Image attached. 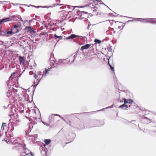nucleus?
<instances>
[{"mask_svg":"<svg viewBox=\"0 0 156 156\" xmlns=\"http://www.w3.org/2000/svg\"><path fill=\"white\" fill-rule=\"evenodd\" d=\"M54 36L56 38H59V39L57 41L58 42L60 40H62L63 39L62 37V36H58L56 34H54Z\"/></svg>","mask_w":156,"mask_h":156,"instance_id":"obj_20","label":"nucleus"},{"mask_svg":"<svg viewBox=\"0 0 156 156\" xmlns=\"http://www.w3.org/2000/svg\"><path fill=\"white\" fill-rule=\"evenodd\" d=\"M111 20L112 21H113L114 22H115V20ZM117 22H119V21H115V23H117Z\"/></svg>","mask_w":156,"mask_h":156,"instance_id":"obj_51","label":"nucleus"},{"mask_svg":"<svg viewBox=\"0 0 156 156\" xmlns=\"http://www.w3.org/2000/svg\"><path fill=\"white\" fill-rule=\"evenodd\" d=\"M6 94H8L7 95V96L8 97L9 96V95H10L9 93H8V92L6 93Z\"/></svg>","mask_w":156,"mask_h":156,"instance_id":"obj_46","label":"nucleus"},{"mask_svg":"<svg viewBox=\"0 0 156 156\" xmlns=\"http://www.w3.org/2000/svg\"><path fill=\"white\" fill-rule=\"evenodd\" d=\"M7 36L6 35V31L5 30H0V36Z\"/></svg>","mask_w":156,"mask_h":156,"instance_id":"obj_15","label":"nucleus"},{"mask_svg":"<svg viewBox=\"0 0 156 156\" xmlns=\"http://www.w3.org/2000/svg\"><path fill=\"white\" fill-rule=\"evenodd\" d=\"M51 7V6H42V8H49V7Z\"/></svg>","mask_w":156,"mask_h":156,"instance_id":"obj_38","label":"nucleus"},{"mask_svg":"<svg viewBox=\"0 0 156 156\" xmlns=\"http://www.w3.org/2000/svg\"><path fill=\"white\" fill-rule=\"evenodd\" d=\"M41 122H42V123L43 124H44L45 125H46V123H45V122H43V121H42Z\"/></svg>","mask_w":156,"mask_h":156,"instance_id":"obj_44","label":"nucleus"},{"mask_svg":"<svg viewBox=\"0 0 156 156\" xmlns=\"http://www.w3.org/2000/svg\"><path fill=\"white\" fill-rule=\"evenodd\" d=\"M124 26H125V25H123V26H122V29H123V27H124Z\"/></svg>","mask_w":156,"mask_h":156,"instance_id":"obj_57","label":"nucleus"},{"mask_svg":"<svg viewBox=\"0 0 156 156\" xmlns=\"http://www.w3.org/2000/svg\"><path fill=\"white\" fill-rule=\"evenodd\" d=\"M90 25H89V24H88V27H89L90 26Z\"/></svg>","mask_w":156,"mask_h":156,"instance_id":"obj_64","label":"nucleus"},{"mask_svg":"<svg viewBox=\"0 0 156 156\" xmlns=\"http://www.w3.org/2000/svg\"><path fill=\"white\" fill-rule=\"evenodd\" d=\"M54 115H55L56 116H59L61 118L62 117L59 115L55 114H52L51 115H50L49 116V119H50V118H51V119L54 118Z\"/></svg>","mask_w":156,"mask_h":156,"instance_id":"obj_19","label":"nucleus"},{"mask_svg":"<svg viewBox=\"0 0 156 156\" xmlns=\"http://www.w3.org/2000/svg\"><path fill=\"white\" fill-rule=\"evenodd\" d=\"M61 119L62 120H63L64 122H66V120L64 119V118H63V117H62L61 118Z\"/></svg>","mask_w":156,"mask_h":156,"instance_id":"obj_42","label":"nucleus"},{"mask_svg":"<svg viewBox=\"0 0 156 156\" xmlns=\"http://www.w3.org/2000/svg\"><path fill=\"white\" fill-rule=\"evenodd\" d=\"M118 29H120V28H121V27L120 26H119L118 27Z\"/></svg>","mask_w":156,"mask_h":156,"instance_id":"obj_49","label":"nucleus"},{"mask_svg":"<svg viewBox=\"0 0 156 156\" xmlns=\"http://www.w3.org/2000/svg\"><path fill=\"white\" fill-rule=\"evenodd\" d=\"M5 135H6V134H5ZM6 136L8 138L9 141L11 142L13 144L16 145L17 144L16 146H20L23 148L26 147V145L25 144L21 143V139L20 138H13L11 135H9V136H7V135Z\"/></svg>","mask_w":156,"mask_h":156,"instance_id":"obj_1","label":"nucleus"},{"mask_svg":"<svg viewBox=\"0 0 156 156\" xmlns=\"http://www.w3.org/2000/svg\"><path fill=\"white\" fill-rule=\"evenodd\" d=\"M85 6H76L75 7H78V8H83L85 7Z\"/></svg>","mask_w":156,"mask_h":156,"instance_id":"obj_35","label":"nucleus"},{"mask_svg":"<svg viewBox=\"0 0 156 156\" xmlns=\"http://www.w3.org/2000/svg\"><path fill=\"white\" fill-rule=\"evenodd\" d=\"M84 14L87 15L88 14V13L86 12H84V11L82 12V13H81V15H80L81 17H82V16Z\"/></svg>","mask_w":156,"mask_h":156,"instance_id":"obj_29","label":"nucleus"},{"mask_svg":"<svg viewBox=\"0 0 156 156\" xmlns=\"http://www.w3.org/2000/svg\"><path fill=\"white\" fill-rule=\"evenodd\" d=\"M7 30V31H6V35H7V36H9V35H12L13 34H14L12 30V27H10Z\"/></svg>","mask_w":156,"mask_h":156,"instance_id":"obj_9","label":"nucleus"},{"mask_svg":"<svg viewBox=\"0 0 156 156\" xmlns=\"http://www.w3.org/2000/svg\"><path fill=\"white\" fill-rule=\"evenodd\" d=\"M21 75H20L19 76H18V77H20V76H21Z\"/></svg>","mask_w":156,"mask_h":156,"instance_id":"obj_61","label":"nucleus"},{"mask_svg":"<svg viewBox=\"0 0 156 156\" xmlns=\"http://www.w3.org/2000/svg\"><path fill=\"white\" fill-rule=\"evenodd\" d=\"M128 108V105L123 104L119 107V108H121L123 110H126Z\"/></svg>","mask_w":156,"mask_h":156,"instance_id":"obj_13","label":"nucleus"},{"mask_svg":"<svg viewBox=\"0 0 156 156\" xmlns=\"http://www.w3.org/2000/svg\"><path fill=\"white\" fill-rule=\"evenodd\" d=\"M52 68V67H51L48 69L46 68L45 69V70L43 72L42 76L41 78H40L39 80H38L37 82V84L36 85H34V86H37V85L39 83V82L41 80L43 77H45L47 76V75H48L49 74V71H50L51 70V69Z\"/></svg>","mask_w":156,"mask_h":156,"instance_id":"obj_5","label":"nucleus"},{"mask_svg":"<svg viewBox=\"0 0 156 156\" xmlns=\"http://www.w3.org/2000/svg\"><path fill=\"white\" fill-rule=\"evenodd\" d=\"M20 17H19V19H20V20L22 21H23V20H22V19L21 18L20 16Z\"/></svg>","mask_w":156,"mask_h":156,"instance_id":"obj_43","label":"nucleus"},{"mask_svg":"<svg viewBox=\"0 0 156 156\" xmlns=\"http://www.w3.org/2000/svg\"><path fill=\"white\" fill-rule=\"evenodd\" d=\"M144 119H148V120L150 119H148V118H147V117H144Z\"/></svg>","mask_w":156,"mask_h":156,"instance_id":"obj_45","label":"nucleus"},{"mask_svg":"<svg viewBox=\"0 0 156 156\" xmlns=\"http://www.w3.org/2000/svg\"><path fill=\"white\" fill-rule=\"evenodd\" d=\"M70 139V142L73 141L76 137V135L74 133H72L70 134L69 135Z\"/></svg>","mask_w":156,"mask_h":156,"instance_id":"obj_10","label":"nucleus"},{"mask_svg":"<svg viewBox=\"0 0 156 156\" xmlns=\"http://www.w3.org/2000/svg\"><path fill=\"white\" fill-rule=\"evenodd\" d=\"M75 38H76L74 40V41L75 42L78 41L79 40L80 38V39H81L85 40V39L86 40L87 39V38L86 37H83L82 36L77 35L74 34H71L69 36L66 38H64V39L66 40H68L69 39H72Z\"/></svg>","mask_w":156,"mask_h":156,"instance_id":"obj_2","label":"nucleus"},{"mask_svg":"<svg viewBox=\"0 0 156 156\" xmlns=\"http://www.w3.org/2000/svg\"><path fill=\"white\" fill-rule=\"evenodd\" d=\"M57 5H61V4H57Z\"/></svg>","mask_w":156,"mask_h":156,"instance_id":"obj_54","label":"nucleus"},{"mask_svg":"<svg viewBox=\"0 0 156 156\" xmlns=\"http://www.w3.org/2000/svg\"><path fill=\"white\" fill-rule=\"evenodd\" d=\"M126 17L128 18H133V19L132 20H129L127 22H133L135 21H137L136 20H135V19H137V18H131L130 17H127V16H125Z\"/></svg>","mask_w":156,"mask_h":156,"instance_id":"obj_23","label":"nucleus"},{"mask_svg":"<svg viewBox=\"0 0 156 156\" xmlns=\"http://www.w3.org/2000/svg\"><path fill=\"white\" fill-rule=\"evenodd\" d=\"M128 103L129 104H131V103H133V101L132 100L130 99H128Z\"/></svg>","mask_w":156,"mask_h":156,"instance_id":"obj_28","label":"nucleus"},{"mask_svg":"<svg viewBox=\"0 0 156 156\" xmlns=\"http://www.w3.org/2000/svg\"><path fill=\"white\" fill-rule=\"evenodd\" d=\"M90 45H91L90 44H86L82 46L80 48V50L83 51V50L87 49L88 48Z\"/></svg>","mask_w":156,"mask_h":156,"instance_id":"obj_11","label":"nucleus"},{"mask_svg":"<svg viewBox=\"0 0 156 156\" xmlns=\"http://www.w3.org/2000/svg\"><path fill=\"white\" fill-rule=\"evenodd\" d=\"M0 3L2 4H3V3H2V1H0Z\"/></svg>","mask_w":156,"mask_h":156,"instance_id":"obj_53","label":"nucleus"},{"mask_svg":"<svg viewBox=\"0 0 156 156\" xmlns=\"http://www.w3.org/2000/svg\"><path fill=\"white\" fill-rule=\"evenodd\" d=\"M6 126V123H3L2 124V125L1 127V129L2 130H4L5 129L4 127L5 126Z\"/></svg>","mask_w":156,"mask_h":156,"instance_id":"obj_25","label":"nucleus"},{"mask_svg":"<svg viewBox=\"0 0 156 156\" xmlns=\"http://www.w3.org/2000/svg\"><path fill=\"white\" fill-rule=\"evenodd\" d=\"M25 30H27L28 32H29L32 34L35 33L36 31L31 26H27L25 28Z\"/></svg>","mask_w":156,"mask_h":156,"instance_id":"obj_8","label":"nucleus"},{"mask_svg":"<svg viewBox=\"0 0 156 156\" xmlns=\"http://www.w3.org/2000/svg\"><path fill=\"white\" fill-rule=\"evenodd\" d=\"M38 75H42V73L41 72H40V71H39V72H38V74H37Z\"/></svg>","mask_w":156,"mask_h":156,"instance_id":"obj_39","label":"nucleus"},{"mask_svg":"<svg viewBox=\"0 0 156 156\" xmlns=\"http://www.w3.org/2000/svg\"><path fill=\"white\" fill-rule=\"evenodd\" d=\"M35 8H39V6H36V7H35Z\"/></svg>","mask_w":156,"mask_h":156,"instance_id":"obj_52","label":"nucleus"},{"mask_svg":"<svg viewBox=\"0 0 156 156\" xmlns=\"http://www.w3.org/2000/svg\"><path fill=\"white\" fill-rule=\"evenodd\" d=\"M124 100V104H126L128 103V99H123Z\"/></svg>","mask_w":156,"mask_h":156,"instance_id":"obj_30","label":"nucleus"},{"mask_svg":"<svg viewBox=\"0 0 156 156\" xmlns=\"http://www.w3.org/2000/svg\"><path fill=\"white\" fill-rule=\"evenodd\" d=\"M19 15H14L12 16H10L9 17H5L2 19L3 20L4 23L8 22L9 21L11 20H17V19H19L20 17Z\"/></svg>","mask_w":156,"mask_h":156,"instance_id":"obj_4","label":"nucleus"},{"mask_svg":"<svg viewBox=\"0 0 156 156\" xmlns=\"http://www.w3.org/2000/svg\"><path fill=\"white\" fill-rule=\"evenodd\" d=\"M42 6H39V8L41 7V8H42Z\"/></svg>","mask_w":156,"mask_h":156,"instance_id":"obj_60","label":"nucleus"},{"mask_svg":"<svg viewBox=\"0 0 156 156\" xmlns=\"http://www.w3.org/2000/svg\"><path fill=\"white\" fill-rule=\"evenodd\" d=\"M63 63L67 64L68 63V62H69L68 61H66V60L64 59L63 61H61Z\"/></svg>","mask_w":156,"mask_h":156,"instance_id":"obj_31","label":"nucleus"},{"mask_svg":"<svg viewBox=\"0 0 156 156\" xmlns=\"http://www.w3.org/2000/svg\"><path fill=\"white\" fill-rule=\"evenodd\" d=\"M100 2L101 3V2H102V1L100 0V1H99V2Z\"/></svg>","mask_w":156,"mask_h":156,"instance_id":"obj_55","label":"nucleus"},{"mask_svg":"<svg viewBox=\"0 0 156 156\" xmlns=\"http://www.w3.org/2000/svg\"><path fill=\"white\" fill-rule=\"evenodd\" d=\"M156 20V18H151L150 20Z\"/></svg>","mask_w":156,"mask_h":156,"instance_id":"obj_48","label":"nucleus"},{"mask_svg":"<svg viewBox=\"0 0 156 156\" xmlns=\"http://www.w3.org/2000/svg\"><path fill=\"white\" fill-rule=\"evenodd\" d=\"M112 13H109V15H112Z\"/></svg>","mask_w":156,"mask_h":156,"instance_id":"obj_62","label":"nucleus"},{"mask_svg":"<svg viewBox=\"0 0 156 156\" xmlns=\"http://www.w3.org/2000/svg\"><path fill=\"white\" fill-rule=\"evenodd\" d=\"M94 41L97 44H100L101 42V41L98 39H95Z\"/></svg>","mask_w":156,"mask_h":156,"instance_id":"obj_27","label":"nucleus"},{"mask_svg":"<svg viewBox=\"0 0 156 156\" xmlns=\"http://www.w3.org/2000/svg\"><path fill=\"white\" fill-rule=\"evenodd\" d=\"M32 74H33V76L35 78V79H36L38 76H36V74L35 73H33V72L32 71H30L29 72V74L30 75H32Z\"/></svg>","mask_w":156,"mask_h":156,"instance_id":"obj_26","label":"nucleus"},{"mask_svg":"<svg viewBox=\"0 0 156 156\" xmlns=\"http://www.w3.org/2000/svg\"><path fill=\"white\" fill-rule=\"evenodd\" d=\"M111 56H110L109 58H108V65L109 66V65H111V64H110L109 62V59H110V58H111Z\"/></svg>","mask_w":156,"mask_h":156,"instance_id":"obj_40","label":"nucleus"},{"mask_svg":"<svg viewBox=\"0 0 156 156\" xmlns=\"http://www.w3.org/2000/svg\"><path fill=\"white\" fill-rule=\"evenodd\" d=\"M30 137H34L35 138V140H36V138H37V134H34V135H29Z\"/></svg>","mask_w":156,"mask_h":156,"instance_id":"obj_24","label":"nucleus"},{"mask_svg":"<svg viewBox=\"0 0 156 156\" xmlns=\"http://www.w3.org/2000/svg\"><path fill=\"white\" fill-rule=\"evenodd\" d=\"M111 47H110V48H107V49L108 50V51H110L111 52L112 51V48H111Z\"/></svg>","mask_w":156,"mask_h":156,"instance_id":"obj_36","label":"nucleus"},{"mask_svg":"<svg viewBox=\"0 0 156 156\" xmlns=\"http://www.w3.org/2000/svg\"><path fill=\"white\" fill-rule=\"evenodd\" d=\"M21 25L19 23L13 25L12 30L13 34H15L18 33L21 30Z\"/></svg>","mask_w":156,"mask_h":156,"instance_id":"obj_3","label":"nucleus"},{"mask_svg":"<svg viewBox=\"0 0 156 156\" xmlns=\"http://www.w3.org/2000/svg\"><path fill=\"white\" fill-rule=\"evenodd\" d=\"M12 123L9 122L8 124L9 128L10 129V131H12L14 129V128L12 126Z\"/></svg>","mask_w":156,"mask_h":156,"instance_id":"obj_17","label":"nucleus"},{"mask_svg":"<svg viewBox=\"0 0 156 156\" xmlns=\"http://www.w3.org/2000/svg\"><path fill=\"white\" fill-rule=\"evenodd\" d=\"M19 62H20V64H22V63L24 64V62L25 61V59L23 57L20 56L19 57Z\"/></svg>","mask_w":156,"mask_h":156,"instance_id":"obj_14","label":"nucleus"},{"mask_svg":"<svg viewBox=\"0 0 156 156\" xmlns=\"http://www.w3.org/2000/svg\"><path fill=\"white\" fill-rule=\"evenodd\" d=\"M15 74V73L14 72H13V73H12L11 74V76L10 77V78L12 76H14Z\"/></svg>","mask_w":156,"mask_h":156,"instance_id":"obj_37","label":"nucleus"},{"mask_svg":"<svg viewBox=\"0 0 156 156\" xmlns=\"http://www.w3.org/2000/svg\"><path fill=\"white\" fill-rule=\"evenodd\" d=\"M4 22L3 21V20L2 19H1L0 20V24H1L2 23H4Z\"/></svg>","mask_w":156,"mask_h":156,"instance_id":"obj_34","label":"nucleus"},{"mask_svg":"<svg viewBox=\"0 0 156 156\" xmlns=\"http://www.w3.org/2000/svg\"><path fill=\"white\" fill-rule=\"evenodd\" d=\"M100 4L104 5H105L106 6V5L104 3H103V2H102V3H101Z\"/></svg>","mask_w":156,"mask_h":156,"instance_id":"obj_50","label":"nucleus"},{"mask_svg":"<svg viewBox=\"0 0 156 156\" xmlns=\"http://www.w3.org/2000/svg\"><path fill=\"white\" fill-rule=\"evenodd\" d=\"M32 7H36V6L34 5H32Z\"/></svg>","mask_w":156,"mask_h":156,"instance_id":"obj_58","label":"nucleus"},{"mask_svg":"<svg viewBox=\"0 0 156 156\" xmlns=\"http://www.w3.org/2000/svg\"><path fill=\"white\" fill-rule=\"evenodd\" d=\"M4 66H3L2 67H0V70H1L3 68Z\"/></svg>","mask_w":156,"mask_h":156,"instance_id":"obj_47","label":"nucleus"},{"mask_svg":"<svg viewBox=\"0 0 156 156\" xmlns=\"http://www.w3.org/2000/svg\"><path fill=\"white\" fill-rule=\"evenodd\" d=\"M109 66L110 67L112 71H114V68L113 67H112L111 65H109Z\"/></svg>","mask_w":156,"mask_h":156,"instance_id":"obj_32","label":"nucleus"},{"mask_svg":"<svg viewBox=\"0 0 156 156\" xmlns=\"http://www.w3.org/2000/svg\"><path fill=\"white\" fill-rule=\"evenodd\" d=\"M151 18H145V19H143V18H137V19H135V20H136L137 21H140V22H142V20H144L145 21H144V22H151L152 23H156V21H148V20H150V19Z\"/></svg>","mask_w":156,"mask_h":156,"instance_id":"obj_7","label":"nucleus"},{"mask_svg":"<svg viewBox=\"0 0 156 156\" xmlns=\"http://www.w3.org/2000/svg\"><path fill=\"white\" fill-rule=\"evenodd\" d=\"M78 51H77L74 53L69 58V62L71 63L73 62L74 61L75 58L77 56V54Z\"/></svg>","mask_w":156,"mask_h":156,"instance_id":"obj_6","label":"nucleus"},{"mask_svg":"<svg viewBox=\"0 0 156 156\" xmlns=\"http://www.w3.org/2000/svg\"><path fill=\"white\" fill-rule=\"evenodd\" d=\"M15 91L16 92H17V90H16Z\"/></svg>","mask_w":156,"mask_h":156,"instance_id":"obj_63","label":"nucleus"},{"mask_svg":"<svg viewBox=\"0 0 156 156\" xmlns=\"http://www.w3.org/2000/svg\"><path fill=\"white\" fill-rule=\"evenodd\" d=\"M128 107H129L131 109H133L135 108V107H136V104L134 103H133L130 104L129 105H128Z\"/></svg>","mask_w":156,"mask_h":156,"instance_id":"obj_16","label":"nucleus"},{"mask_svg":"<svg viewBox=\"0 0 156 156\" xmlns=\"http://www.w3.org/2000/svg\"><path fill=\"white\" fill-rule=\"evenodd\" d=\"M32 5H30L29 6H28V7H29V6H32Z\"/></svg>","mask_w":156,"mask_h":156,"instance_id":"obj_59","label":"nucleus"},{"mask_svg":"<svg viewBox=\"0 0 156 156\" xmlns=\"http://www.w3.org/2000/svg\"><path fill=\"white\" fill-rule=\"evenodd\" d=\"M36 119V121H35L34 122L33 121V123H32V122H31L29 124V130L30 131H31V129H32V128L33 127V124H35L37 123V119Z\"/></svg>","mask_w":156,"mask_h":156,"instance_id":"obj_12","label":"nucleus"},{"mask_svg":"<svg viewBox=\"0 0 156 156\" xmlns=\"http://www.w3.org/2000/svg\"><path fill=\"white\" fill-rule=\"evenodd\" d=\"M114 105V104H113L112 105L110 106H109L106 108H102L101 110H98V111H97V112H98V111H103L105 109H107V108H112L113 107V106Z\"/></svg>","mask_w":156,"mask_h":156,"instance_id":"obj_22","label":"nucleus"},{"mask_svg":"<svg viewBox=\"0 0 156 156\" xmlns=\"http://www.w3.org/2000/svg\"><path fill=\"white\" fill-rule=\"evenodd\" d=\"M12 4L14 5H24V4H18V3H16L15 4H13V3H12Z\"/></svg>","mask_w":156,"mask_h":156,"instance_id":"obj_33","label":"nucleus"},{"mask_svg":"<svg viewBox=\"0 0 156 156\" xmlns=\"http://www.w3.org/2000/svg\"><path fill=\"white\" fill-rule=\"evenodd\" d=\"M69 8L70 9H72V10H73L74 9V7L73 6H70Z\"/></svg>","mask_w":156,"mask_h":156,"instance_id":"obj_41","label":"nucleus"},{"mask_svg":"<svg viewBox=\"0 0 156 156\" xmlns=\"http://www.w3.org/2000/svg\"><path fill=\"white\" fill-rule=\"evenodd\" d=\"M44 142L46 145H48L51 142V140L50 139H45Z\"/></svg>","mask_w":156,"mask_h":156,"instance_id":"obj_21","label":"nucleus"},{"mask_svg":"<svg viewBox=\"0 0 156 156\" xmlns=\"http://www.w3.org/2000/svg\"><path fill=\"white\" fill-rule=\"evenodd\" d=\"M113 34H115V31H114L113 32Z\"/></svg>","mask_w":156,"mask_h":156,"instance_id":"obj_56","label":"nucleus"},{"mask_svg":"<svg viewBox=\"0 0 156 156\" xmlns=\"http://www.w3.org/2000/svg\"><path fill=\"white\" fill-rule=\"evenodd\" d=\"M97 7L96 6H94L92 9L93 12L95 14L97 15L98 12L97 11Z\"/></svg>","mask_w":156,"mask_h":156,"instance_id":"obj_18","label":"nucleus"}]
</instances>
